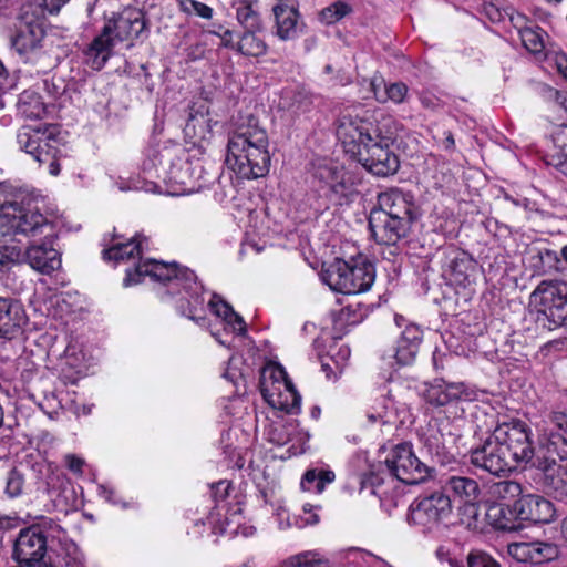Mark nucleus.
<instances>
[{
	"mask_svg": "<svg viewBox=\"0 0 567 567\" xmlns=\"http://www.w3.org/2000/svg\"><path fill=\"white\" fill-rule=\"evenodd\" d=\"M269 140L265 128L250 118L228 138L226 164L239 178L265 176L270 167Z\"/></svg>",
	"mask_w": 567,
	"mask_h": 567,
	"instance_id": "5",
	"label": "nucleus"
},
{
	"mask_svg": "<svg viewBox=\"0 0 567 567\" xmlns=\"http://www.w3.org/2000/svg\"><path fill=\"white\" fill-rule=\"evenodd\" d=\"M369 420L371 422H382V423H388L389 422V419H388V415H386V412H377V413H370L368 415Z\"/></svg>",
	"mask_w": 567,
	"mask_h": 567,
	"instance_id": "64",
	"label": "nucleus"
},
{
	"mask_svg": "<svg viewBox=\"0 0 567 567\" xmlns=\"http://www.w3.org/2000/svg\"><path fill=\"white\" fill-rule=\"evenodd\" d=\"M277 34L281 40H291L298 33V11L296 0H278L274 7Z\"/></svg>",
	"mask_w": 567,
	"mask_h": 567,
	"instance_id": "26",
	"label": "nucleus"
},
{
	"mask_svg": "<svg viewBox=\"0 0 567 567\" xmlns=\"http://www.w3.org/2000/svg\"><path fill=\"white\" fill-rule=\"evenodd\" d=\"M135 272L138 278H134L133 272L128 270L127 277L123 280L125 287L140 284L145 276L167 286V292L169 293L182 287L184 295L177 300V311L194 321L205 319L197 315L204 311L205 299L203 297L204 288L197 282L194 271L188 268H181L175 262L146 261L140 265Z\"/></svg>",
	"mask_w": 567,
	"mask_h": 567,
	"instance_id": "4",
	"label": "nucleus"
},
{
	"mask_svg": "<svg viewBox=\"0 0 567 567\" xmlns=\"http://www.w3.org/2000/svg\"><path fill=\"white\" fill-rule=\"evenodd\" d=\"M452 513L450 497L442 491L416 497L409 506L406 522L422 533L439 528Z\"/></svg>",
	"mask_w": 567,
	"mask_h": 567,
	"instance_id": "11",
	"label": "nucleus"
},
{
	"mask_svg": "<svg viewBox=\"0 0 567 567\" xmlns=\"http://www.w3.org/2000/svg\"><path fill=\"white\" fill-rule=\"evenodd\" d=\"M295 431V422L275 424L268 431V440L279 446L289 444L293 441L292 434Z\"/></svg>",
	"mask_w": 567,
	"mask_h": 567,
	"instance_id": "43",
	"label": "nucleus"
},
{
	"mask_svg": "<svg viewBox=\"0 0 567 567\" xmlns=\"http://www.w3.org/2000/svg\"><path fill=\"white\" fill-rule=\"evenodd\" d=\"M485 515L489 524L496 529L516 530L520 527L515 513V504L494 503L487 507Z\"/></svg>",
	"mask_w": 567,
	"mask_h": 567,
	"instance_id": "30",
	"label": "nucleus"
},
{
	"mask_svg": "<svg viewBox=\"0 0 567 567\" xmlns=\"http://www.w3.org/2000/svg\"><path fill=\"white\" fill-rule=\"evenodd\" d=\"M322 278L337 292L357 295L365 292L372 287L375 269L367 257L359 255L349 261L334 260L324 271Z\"/></svg>",
	"mask_w": 567,
	"mask_h": 567,
	"instance_id": "8",
	"label": "nucleus"
},
{
	"mask_svg": "<svg viewBox=\"0 0 567 567\" xmlns=\"http://www.w3.org/2000/svg\"><path fill=\"white\" fill-rule=\"evenodd\" d=\"M554 447L567 452V413L555 412L548 422L547 433L540 439L539 447Z\"/></svg>",
	"mask_w": 567,
	"mask_h": 567,
	"instance_id": "28",
	"label": "nucleus"
},
{
	"mask_svg": "<svg viewBox=\"0 0 567 567\" xmlns=\"http://www.w3.org/2000/svg\"><path fill=\"white\" fill-rule=\"evenodd\" d=\"M317 509H319L318 506L305 504L302 506V511L305 512V514H310V518H302L297 517V515H291L286 508L280 507L276 513L278 528L281 530H287L292 527L301 529L307 526L317 525L320 520V517L316 512Z\"/></svg>",
	"mask_w": 567,
	"mask_h": 567,
	"instance_id": "32",
	"label": "nucleus"
},
{
	"mask_svg": "<svg viewBox=\"0 0 567 567\" xmlns=\"http://www.w3.org/2000/svg\"><path fill=\"white\" fill-rule=\"evenodd\" d=\"M351 12V7L342 1H337L321 11V20L327 24H332L344 18Z\"/></svg>",
	"mask_w": 567,
	"mask_h": 567,
	"instance_id": "45",
	"label": "nucleus"
},
{
	"mask_svg": "<svg viewBox=\"0 0 567 567\" xmlns=\"http://www.w3.org/2000/svg\"><path fill=\"white\" fill-rule=\"evenodd\" d=\"M528 462L535 470L534 481L546 494L557 498L567 496V452L538 446Z\"/></svg>",
	"mask_w": 567,
	"mask_h": 567,
	"instance_id": "9",
	"label": "nucleus"
},
{
	"mask_svg": "<svg viewBox=\"0 0 567 567\" xmlns=\"http://www.w3.org/2000/svg\"><path fill=\"white\" fill-rule=\"evenodd\" d=\"M99 495L110 503H113V504L117 503V499L115 497V491L110 486L100 485L99 486Z\"/></svg>",
	"mask_w": 567,
	"mask_h": 567,
	"instance_id": "60",
	"label": "nucleus"
},
{
	"mask_svg": "<svg viewBox=\"0 0 567 567\" xmlns=\"http://www.w3.org/2000/svg\"><path fill=\"white\" fill-rule=\"evenodd\" d=\"M16 105L19 114L25 118H41L45 113V105L42 102L41 96L32 90L23 91L19 95Z\"/></svg>",
	"mask_w": 567,
	"mask_h": 567,
	"instance_id": "34",
	"label": "nucleus"
},
{
	"mask_svg": "<svg viewBox=\"0 0 567 567\" xmlns=\"http://www.w3.org/2000/svg\"><path fill=\"white\" fill-rule=\"evenodd\" d=\"M466 567H502L501 564L484 550H472L466 558Z\"/></svg>",
	"mask_w": 567,
	"mask_h": 567,
	"instance_id": "48",
	"label": "nucleus"
},
{
	"mask_svg": "<svg viewBox=\"0 0 567 567\" xmlns=\"http://www.w3.org/2000/svg\"><path fill=\"white\" fill-rule=\"evenodd\" d=\"M461 436L452 431L449 422L430 425L421 434L422 449L433 462L445 466L456 462V443Z\"/></svg>",
	"mask_w": 567,
	"mask_h": 567,
	"instance_id": "14",
	"label": "nucleus"
},
{
	"mask_svg": "<svg viewBox=\"0 0 567 567\" xmlns=\"http://www.w3.org/2000/svg\"><path fill=\"white\" fill-rule=\"evenodd\" d=\"M209 525L212 526L214 534H224L226 532L224 523L220 520L219 512H212L207 517Z\"/></svg>",
	"mask_w": 567,
	"mask_h": 567,
	"instance_id": "58",
	"label": "nucleus"
},
{
	"mask_svg": "<svg viewBox=\"0 0 567 567\" xmlns=\"http://www.w3.org/2000/svg\"><path fill=\"white\" fill-rule=\"evenodd\" d=\"M54 134H60V130L54 124H44V125H24L17 133V144L19 148L27 154H38L42 155L41 152L37 151L40 143H43L47 138H50ZM44 157L48 153H43Z\"/></svg>",
	"mask_w": 567,
	"mask_h": 567,
	"instance_id": "22",
	"label": "nucleus"
},
{
	"mask_svg": "<svg viewBox=\"0 0 567 567\" xmlns=\"http://www.w3.org/2000/svg\"><path fill=\"white\" fill-rule=\"evenodd\" d=\"M289 380L286 370L278 363L267 364L260 375V392L264 394V389L276 388L279 385L288 384Z\"/></svg>",
	"mask_w": 567,
	"mask_h": 567,
	"instance_id": "38",
	"label": "nucleus"
},
{
	"mask_svg": "<svg viewBox=\"0 0 567 567\" xmlns=\"http://www.w3.org/2000/svg\"><path fill=\"white\" fill-rule=\"evenodd\" d=\"M44 38L41 21L33 14L23 13L13 23L10 35L11 49L24 61L40 49Z\"/></svg>",
	"mask_w": 567,
	"mask_h": 567,
	"instance_id": "15",
	"label": "nucleus"
},
{
	"mask_svg": "<svg viewBox=\"0 0 567 567\" xmlns=\"http://www.w3.org/2000/svg\"><path fill=\"white\" fill-rule=\"evenodd\" d=\"M64 463L65 466L74 474L81 475L83 473L85 461L82 457L75 454H66L64 456Z\"/></svg>",
	"mask_w": 567,
	"mask_h": 567,
	"instance_id": "56",
	"label": "nucleus"
},
{
	"mask_svg": "<svg viewBox=\"0 0 567 567\" xmlns=\"http://www.w3.org/2000/svg\"><path fill=\"white\" fill-rule=\"evenodd\" d=\"M530 303L550 324L567 326V282L543 280L532 292Z\"/></svg>",
	"mask_w": 567,
	"mask_h": 567,
	"instance_id": "12",
	"label": "nucleus"
},
{
	"mask_svg": "<svg viewBox=\"0 0 567 567\" xmlns=\"http://www.w3.org/2000/svg\"><path fill=\"white\" fill-rule=\"evenodd\" d=\"M47 493L53 497H63L65 501L69 499L68 493L72 494V491L70 488V483L65 475L62 473H55L52 472L47 477Z\"/></svg>",
	"mask_w": 567,
	"mask_h": 567,
	"instance_id": "42",
	"label": "nucleus"
},
{
	"mask_svg": "<svg viewBox=\"0 0 567 567\" xmlns=\"http://www.w3.org/2000/svg\"><path fill=\"white\" fill-rule=\"evenodd\" d=\"M265 401L274 409L287 413H298L301 404V396L293 386L292 382L279 385L278 389H264Z\"/></svg>",
	"mask_w": 567,
	"mask_h": 567,
	"instance_id": "27",
	"label": "nucleus"
},
{
	"mask_svg": "<svg viewBox=\"0 0 567 567\" xmlns=\"http://www.w3.org/2000/svg\"><path fill=\"white\" fill-rule=\"evenodd\" d=\"M542 258H547L548 259V264L550 267L555 266L556 264H559L560 262V259L558 257V254L554 250H546L545 252L542 254Z\"/></svg>",
	"mask_w": 567,
	"mask_h": 567,
	"instance_id": "63",
	"label": "nucleus"
},
{
	"mask_svg": "<svg viewBox=\"0 0 567 567\" xmlns=\"http://www.w3.org/2000/svg\"><path fill=\"white\" fill-rule=\"evenodd\" d=\"M43 6L50 12H58L69 0H42Z\"/></svg>",
	"mask_w": 567,
	"mask_h": 567,
	"instance_id": "61",
	"label": "nucleus"
},
{
	"mask_svg": "<svg viewBox=\"0 0 567 567\" xmlns=\"http://www.w3.org/2000/svg\"><path fill=\"white\" fill-rule=\"evenodd\" d=\"M436 557L442 565H447L449 567H466L463 560L452 556L450 550L443 546L437 548Z\"/></svg>",
	"mask_w": 567,
	"mask_h": 567,
	"instance_id": "54",
	"label": "nucleus"
},
{
	"mask_svg": "<svg viewBox=\"0 0 567 567\" xmlns=\"http://www.w3.org/2000/svg\"><path fill=\"white\" fill-rule=\"evenodd\" d=\"M23 483V477L18 471H10L6 482V494L11 498L18 497L22 493Z\"/></svg>",
	"mask_w": 567,
	"mask_h": 567,
	"instance_id": "51",
	"label": "nucleus"
},
{
	"mask_svg": "<svg viewBox=\"0 0 567 567\" xmlns=\"http://www.w3.org/2000/svg\"><path fill=\"white\" fill-rule=\"evenodd\" d=\"M395 122L361 105L346 109L337 125V137L347 153L355 156L370 173L385 177L399 168L398 156L390 151L395 138Z\"/></svg>",
	"mask_w": 567,
	"mask_h": 567,
	"instance_id": "1",
	"label": "nucleus"
},
{
	"mask_svg": "<svg viewBox=\"0 0 567 567\" xmlns=\"http://www.w3.org/2000/svg\"><path fill=\"white\" fill-rule=\"evenodd\" d=\"M374 97L380 103L393 102L400 104L404 101L408 94V86L402 82L385 83L382 80L377 83H371Z\"/></svg>",
	"mask_w": 567,
	"mask_h": 567,
	"instance_id": "33",
	"label": "nucleus"
},
{
	"mask_svg": "<svg viewBox=\"0 0 567 567\" xmlns=\"http://www.w3.org/2000/svg\"><path fill=\"white\" fill-rule=\"evenodd\" d=\"M144 241H146L145 237L142 238L141 236H137L130 239L127 243H115L109 249L103 250V258L106 260H114L116 264L138 259V262L133 269L128 268L126 270V274L130 270L133 272L134 278H138L135 269L146 261H155L154 259L142 260L141 254L144 247ZM126 277L127 275L125 278Z\"/></svg>",
	"mask_w": 567,
	"mask_h": 567,
	"instance_id": "23",
	"label": "nucleus"
},
{
	"mask_svg": "<svg viewBox=\"0 0 567 567\" xmlns=\"http://www.w3.org/2000/svg\"><path fill=\"white\" fill-rule=\"evenodd\" d=\"M394 321L398 327H403V330L388 357L394 359L398 365H409L415 360L419 352L423 331L417 324L408 323V320L401 315H395Z\"/></svg>",
	"mask_w": 567,
	"mask_h": 567,
	"instance_id": "17",
	"label": "nucleus"
},
{
	"mask_svg": "<svg viewBox=\"0 0 567 567\" xmlns=\"http://www.w3.org/2000/svg\"><path fill=\"white\" fill-rule=\"evenodd\" d=\"M228 488H229V483H227L225 481H219L218 483L213 485V491H214L215 496H217V494L219 492H223V494L219 496L221 499L226 496Z\"/></svg>",
	"mask_w": 567,
	"mask_h": 567,
	"instance_id": "62",
	"label": "nucleus"
},
{
	"mask_svg": "<svg viewBox=\"0 0 567 567\" xmlns=\"http://www.w3.org/2000/svg\"><path fill=\"white\" fill-rule=\"evenodd\" d=\"M491 495L505 505H514L523 495V487L516 481L505 480L491 485Z\"/></svg>",
	"mask_w": 567,
	"mask_h": 567,
	"instance_id": "36",
	"label": "nucleus"
},
{
	"mask_svg": "<svg viewBox=\"0 0 567 567\" xmlns=\"http://www.w3.org/2000/svg\"><path fill=\"white\" fill-rule=\"evenodd\" d=\"M316 485H319V474L317 470L307 471L301 478V488L307 492L316 493Z\"/></svg>",
	"mask_w": 567,
	"mask_h": 567,
	"instance_id": "55",
	"label": "nucleus"
},
{
	"mask_svg": "<svg viewBox=\"0 0 567 567\" xmlns=\"http://www.w3.org/2000/svg\"><path fill=\"white\" fill-rule=\"evenodd\" d=\"M178 8L185 14H194L203 19H210L213 17V9L196 0H179Z\"/></svg>",
	"mask_w": 567,
	"mask_h": 567,
	"instance_id": "46",
	"label": "nucleus"
},
{
	"mask_svg": "<svg viewBox=\"0 0 567 567\" xmlns=\"http://www.w3.org/2000/svg\"><path fill=\"white\" fill-rule=\"evenodd\" d=\"M532 456L527 427L517 422L496 426L480 446L471 450L470 461L475 467L503 476L528 463Z\"/></svg>",
	"mask_w": 567,
	"mask_h": 567,
	"instance_id": "3",
	"label": "nucleus"
},
{
	"mask_svg": "<svg viewBox=\"0 0 567 567\" xmlns=\"http://www.w3.org/2000/svg\"><path fill=\"white\" fill-rule=\"evenodd\" d=\"M533 551V564H543L546 561L554 560L559 555L558 546L548 540H534L532 542Z\"/></svg>",
	"mask_w": 567,
	"mask_h": 567,
	"instance_id": "41",
	"label": "nucleus"
},
{
	"mask_svg": "<svg viewBox=\"0 0 567 567\" xmlns=\"http://www.w3.org/2000/svg\"><path fill=\"white\" fill-rule=\"evenodd\" d=\"M208 307L215 316L223 319L225 324L230 328L234 333L241 334L246 332V324L243 317L235 312L233 307L218 295L213 293Z\"/></svg>",
	"mask_w": 567,
	"mask_h": 567,
	"instance_id": "31",
	"label": "nucleus"
},
{
	"mask_svg": "<svg viewBox=\"0 0 567 567\" xmlns=\"http://www.w3.org/2000/svg\"><path fill=\"white\" fill-rule=\"evenodd\" d=\"M475 270L474 260L465 251L453 250L445 257L444 276L457 286H465Z\"/></svg>",
	"mask_w": 567,
	"mask_h": 567,
	"instance_id": "24",
	"label": "nucleus"
},
{
	"mask_svg": "<svg viewBox=\"0 0 567 567\" xmlns=\"http://www.w3.org/2000/svg\"><path fill=\"white\" fill-rule=\"evenodd\" d=\"M540 29L524 28L519 31V35L524 47L532 53H540L544 49V41Z\"/></svg>",
	"mask_w": 567,
	"mask_h": 567,
	"instance_id": "44",
	"label": "nucleus"
},
{
	"mask_svg": "<svg viewBox=\"0 0 567 567\" xmlns=\"http://www.w3.org/2000/svg\"><path fill=\"white\" fill-rule=\"evenodd\" d=\"M476 399L474 389L464 382L436 381L425 391V400L435 406H443L456 401H473Z\"/></svg>",
	"mask_w": 567,
	"mask_h": 567,
	"instance_id": "19",
	"label": "nucleus"
},
{
	"mask_svg": "<svg viewBox=\"0 0 567 567\" xmlns=\"http://www.w3.org/2000/svg\"><path fill=\"white\" fill-rule=\"evenodd\" d=\"M145 28L143 13L136 8H125L109 19L101 33L84 51L85 63L93 70H101L111 58L117 42L138 38Z\"/></svg>",
	"mask_w": 567,
	"mask_h": 567,
	"instance_id": "7",
	"label": "nucleus"
},
{
	"mask_svg": "<svg viewBox=\"0 0 567 567\" xmlns=\"http://www.w3.org/2000/svg\"><path fill=\"white\" fill-rule=\"evenodd\" d=\"M555 66L557 72L567 80V54L564 52H557L554 55Z\"/></svg>",
	"mask_w": 567,
	"mask_h": 567,
	"instance_id": "59",
	"label": "nucleus"
},
{
	"mask_svg": "<svg viewBox=\"0 0 567 567\" xmlns=\"http://www.w3.org/2000/svg\"><path fill=\"white\" fill-rule=\"evenodd\" d=\"M25 322L22 306L16 299L0 297V339L13 338Z\"/></svg>",
	"mask_w": 567,
	"mask_h": 567,
	"instance_id": "21",
	"label": "nucleus"
},
{
	"mask_svg": "<svg viewBox=\"0 0 567 567\" xmlns=\"http://www.w3.org/2000/svg\"><path fill=\"white\" fill-rule=\"evenodd\" d=\"M0 235H44L47 241L32 245L25 250L28 264L42 274H51L61 267L60 252L50 240L54 236V225L39 212L32 200L6 202L0 206Z\"/></svg>",
	"mask_w": 567,
	"mask_h": 567,
	"instance_id": "2",
	"label": "nucleus"
},
{
	"mask_svg": "<svg viewBox=\"0 0 567 567\" xmlns=\"http://www.w3.org/2000/svg\"><path fill=\"white\" fill-rule=\"evenodd\" d=\"M390 473L402 483L413 485L430 475V468L415 455L411 443L403 442L392 447L385 458Z\"/></svg>",
	"mask_w": 567,
	"mask_h": 567,
	"instance_id": "13",
	"label": "nucleus"
},
{
	"mask_svg": "<svg viewBox=\"0 0 567 567\" xmlns=\"http://www.w3.org/2000/svg\"><path fill=\"white\" fill-rule=\"evenodd\" d=\"M411 226V224L390 217L380 210L371 209L369 215V228L372 237L380 245H396L408 236Z\"/></svg>",
	"mask_w": 567,
	"mask_h": 567,
	"instance_id": "18",
	"label": "nucleus"
},
{
	"mask_svg": "<svg viewBox=\"0 0 567 567\" xmlns=\"http://www.w3.org/2000/svg\"><path fill=\"white\" fill-rule=\"evenodd\" d=\"M259 30H246L240 37L237 49L240 53L248 56H260L266 53L267 47L257 32Z\"/></svg>",
	"mask_w": 567,
	"mask_h": 567,
	"instance_id": "39",
	"label": "nucleus"
},
{
	"mask_svg": "<svg viewBox=\"0 0 567 567\" xmlns=\"http://www.w3.org/2000/svg\"><path fill=\"white\" fill-rule=\"evenodd\" d=\"M236 17L239 24L246 30H260V20L257 11L248 1H240L236 7Z\"/></svg>",
	"mask_w": 567,
	"mask_h": 567,
	"instance_id": "40",
	"label": "nucleus"
},
{
	"mask_svg": "<svg viewBox=\"0 0 567 567\" xmlns=\"http://www.w3.org/2000/svg\"><path fill=\"white\" fill-rule=\"evenodd\" d=\"M515 513L519 522L547 523L554 516V508L544 497L528 494L515 501Z\"/></svg>",
	"mask_w": 567,
	"mask_h": 567,
	"instance_id": "20",
	"label": "nucleus"
},
{
	"mask_svg": "<svg viewBox=\"0 0 567 567\" xmlns=\"http://www.w3.org/2000/svg\"><path fill=\"white\" fill-rule=\"evenodd\" d=\"M374 210H380L390 217L413 224L419 217V207L414 202V196L410 192H403L398 188H391L378 195Z\"/></svg>",
	"mask_w": 567,
	"mask_h": 567,
	"instance_id": "16",
	"label": "nucleus"
},
{
	"mask_svg": "<svg viewBox=\"0 0 567 567\" xmlns=\"http://www.w3.org/2000/svg\"><path fill=\"white\" fill-rule=\"evenodd\" d=\"M60 138L59 134H54L50 138L45 137L43 143H40L37 151L43 153H48L44 155L32 154L34 161L40 164H49V173L53 176H56L60 173V164L58 163V154L60 153Z\"/></svg>",
	"mask_w": 567,
	"mask_h": 567,
	"instance_id": "35",
	"label": "nucleus"
},
{
	"mask_svg": "<svg viewBox=\"0 0 567 567\" xmlns=\"http://www.w3.org/2000/svg\"><path fill=\"white\" fill-rule=\"evenodd\" d=\"M278 567H331L329 560L318 550H305L289 556Z\"/></svg>",
	"mask_w": 567,
	"mask_h": 567,
	"instance_id": "37",
	"label": "nucleus"
},
{
	"mask_svg": "<svg viewBox=\"0 0 567 567\" xmlns=\"http://www.w3.org/2000/svg\"><path fill=\"white\" fill-rule=\"evenodd\" d=\"M445 485L453 494L460 498L465 505H468L473 514L476 515L475 504L481 496V487L476 480L467 476H451L446 480Z\"/></svg>",
	"mask_w": 567,
	"mask_h": 567,
	"instance_id": "29",
	"label": "nucleus"
},
{
	"mask_svg": "<svg viewBox=\"0 0 567 567\" xmlns=\"http://www.w3.org/2000/svg\"><path fill=\"white\" fill-rule=\"evenodd\" d=\"M317 472L319 474V485H316V493L320 494L323 492L327 484H330L334 481L336 475L332 471H329V470L328 471L320 470Z\"/></svg>",
	"mask_w": 567,
	"mask_h": 567,
	"instance_id": "57",
	"label": "nucleus"
},
{
	"mask_svg": "<svg viewBox=\"0 0 567 567\" xmlns=\"http://www.w3.org/2000/svg\"><path fill=\"white\" fill-rule=\"evenodd\" d=\"M342 167L330 161L320 162L315 169V178L324 184L334 199H341L347 196L348 186L344 179Z\"/></svg>",
	"mask_w": 567,
	"mask_h": 567,
	"instance_id": "25",
	"label": "nucleus"
},
{
	"mask_svg": "<svg viewBox=\"0 0 567 567\" xmlns=\"http://www.w3.org/2000/svg\"><path fill=\"white\" fill-rule=\"evenodd\" d=\"M16 79L10 76L0 61V110L6 105V93L14 89Z\"/></svg>",
	"mask_w": 567,
	"mask_h": 567,
	"instance_id": "53",
	"label": "nucleus"
},
{
	"mask_svg": "<svg viewBox=\"0 0 567 567\" xmlns=\"http://www.w3.org/2000/svg\"><path fill=\"white\" fill-rule=\"evenodd\" d=\"M27 260L25 251L18 246L0 244V265L19 264Z\"/></svg>",
	"mask_w": 567,
	"mask_h": 567,
	"instance_id": "47",
	"label": "nucleus"
},
{
	"mask_svg": "<svg viewBox=\"0 0 567 567\" xmlns=\"http://www.w3.org/2000/svg\"><path fill=\"white\" fill-rule=\"evenodd\" d=\"M532 542H519L508 545V554L516 560L533 564Z\"/></svg>",
	"mask_w": 567,
	"mask_h": 567,
	"instance_id": "49",
	"label": "nucleus"
},
{
	"mask_svg": "<svg viewBox=\"0 0 567 567\" xmlns=\"http://www.w3.org/2000/svg\"><path fill=\"white\" fill-rule=\"evenodd\" d=\"M548 165L567 176V142H563L557 150L548 154Z\"/></svg>",
	"mask_w": 567,
	"mask_h": 567,
	"instance_id": "50",
	"label": "nucleus"
},
{
	"mask_svg": "<svg viewBox=\"0 0 567 567\" xmlns=\"http://www.w3.org/2000/svg\"><path fill=\"white\" fill-rule=\"evenodd\" d=\"M179 152L182 150L176 146L150 148L143 162V172L148 177L159 178L163 182L186 184L188 173L197 168L202 171V166L196 165L193 167L190 163L178 156Z\"/></svg>",
	"mask_w": 567,
	"mask_h": 567,
	"instance_id": "10",
	"label": "nucleus"
},
{
	"mask_svg": "<svg viewBox=\"0 0 567 567\" xmlns=\"http://www.w3.org/2000/svg\"><path fill=\"white\" fill-rule=\"evenodd\" d=\"M56 544L66 551L63 560L68 559L72 564L75 557H71V554L76 553L75 545L66 542V532L58 523L43 520L20 530L14 542L13 557L21 565L47 566L42 559L47 551L58 550Z\"/></svg>",
	"mask_w": 567,
	"mask_h": 567,
	"instance_id": "6",
	"label": "nucleus"
},
{
	"mask_svg": "<svg viewBox=\"0 0 567 567\" xmlns=\"http://www.w3.org/2000/svg\"><path fill=\"white\" fill-rule=\"evenodd\" d=\"M292 439L293 441L290 442V450L292 451V454L297 455L305 453L307 449L306 445L310 439V434L306 430L299 427V424L296 423V431L292 434Z\"/></svg>",
	"mask_w": 567,
	"mask_h": 567,
	"instance_id": "52",
	"label": "nucleus"
}]
</instances>
